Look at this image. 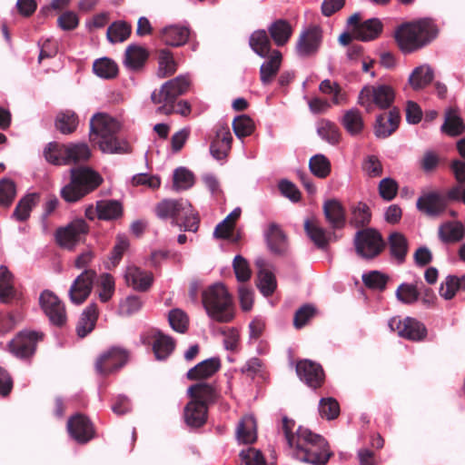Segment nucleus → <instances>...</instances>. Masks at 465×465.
<instances>
[{"label": "nucleus", "instance_id": "obj_46", "mask_svg": "<svg viewBox=\"0 0 465 465\" xmlns=\"http://www.w3.org/2000/svg\"><path fill=\"white\" fill-rule=\"evenodd\" d=\"M64 150L66 151V144L51 142L44 150L45 158L51 164L66 165L67 153Z\"/></svg>", "mask_w": 465, "mask_h": 465}, {"label": "nucleus", "instance_id": "obj_19", "mask_svg": "<svg viewBox=\"0 0 465 465\" xmlns=\"http://www.w3.org/2000/svg\"><path fill=\"white\" fill-rule=\"evenodd\" d=\"M296 372L299 378L309 387L316 389L322 385L324 372L322 366L310 360L298 361Z\"/></svg>", "mask_w": 465, "mask_h": 465}, {"label": "nucleus", "instance_id": "obj_25", "mask_svg": "<svg viewBox=\"0 0 465 465\" xmlns=\"http://www.w3.org/2000/svg\"><path fill=\"white\" fill-rule=\"evenodd\" d=\"M220 368V359L218 357H213L191 368L186 373V378L190 381L205 380L215 374Z\"/></svg>", "mask_w": 465, "mask_h": 465}, {"label": "nucleus", "instance_id": "obj_56", "mask_svg": "<svg viewBox=\"0 0 465 465\" xmlns=\"http://www.w3.org/2000/svg\"><path fill=\"white\" fill-rule=\"evenodd\" d=\"M194 183V176L192 172L184 167H179L173 172V187L175 191L190 189Z\"/></svg>", "mask_w": 465, "mask_h": 465}, {"label": "nucleus", "instance_id": "obj_35", "mask_svg": "<svg viewBox=\"0 0 465 465\" xmlns=\"http://www.w3.org/2000/svg\"><path fill=\"white\" fill-rule=\"evenodd\" d=\"M441 133L455 137L465 131V124L455 108H449L445 113V120L440 127Z\"/></svg>", "mask_w": 465, "mask_h": 465}, {"label": "nucleus", "instance_id": "obj_52", "mask_svg": "<svg viewBox=\"0 0 465 465\" xmlns=\"http://www.w3.org/2000/svg\"><path fill=\"white\" fill-rule=\"evenodd\" d=\"M176 70L177 64L173 54L166 49L161 50L158 56V76L162 78L170 76L173 74Z\"/></svg>", "mask_w": 465, "mask_h": 465}, {"label": "nucleus", "instance_id": "obj_42", "mask_svg": "<svg viewBox=\"0 0 465 465\" xmlns=\"http://www.w3.org/2000/svg\"><path fill=\"white\" fill-rule=\"evenodd\" d=\"M175 348V341L170 336L158 332L153 344V350L157 360L167 359Z\"/></svg>", "mask_w": 465, "mask_h": 465}, {"label": "nucleus", "instance_id": "obj_20", "mask_svg": "<svg viewBox=\"0 0 465 465\" xmlns=\"http://www.w3.org/2000/svg\"><path fill=\"white\" fill-rule=\"evenodd\" d=\"M124 278L126 285L137 292H147L153 282V275L151 272L134 264L125 268Z\"/></svg>", "mask_w": 465, "mask_h": 465}, {"label": "nucleus", "instance_id": "obj_29", "mask_svg": "<svg viewBox=\"0 0 465 465\" xmlns=\"http://www.w3.org/2000/svg\"><path fill=\"white\" fill-rule=\"evenodd\" d=\"M382 27V23L378 18H371L361 25H356L351 29V34L357 40L371 41L381 35Z\"/></svg>", "mask_w": 465, "mask_h": 465}, {"label": "nucleus", "instance_id": "obj_3", "mask_svg": "<svg viewBox=\"0 0 465 465\" xmlns=\"http://www.w3.org/2000/svg\"><path fill=\"white\" fill-rule=\"evenodd\" d=\"M436 35V26L428 19L403 24L395 31V39L399 48L405 54H410L424 47Z\"/></svg>", "mask_w": 465, "mask_h": 465}, {"label": "nucleus", "instance_id": "obj_33", "mask_svg": "<svg viewBox=\"0 0 465 465\" xmlns=\"http://www.w3.org/2000/svg\"><path fill=\"white\" fill-rule=\"evenodd\" d=\"M268 32L277 46L285 45L292 35V26L285 19H277L268 26Z\"/></svg>", "mask_w": 465, "mask_h": 465}, {"label": "nucleus", "instance_id": "obj_55", "mask_svg": "<svg viewBox=\"0 0 465 465\" xmlns=\"http://www.w3.org/2000/svg\"><path fill=\"white\" fill-rule=\"evenodd\" d=\"M115 291L114 278L110 273H102L99 277L98 297L102 302H109Z\"/></svg>", "mask_w": 465, "mask_h": 465}, {"label": "nucleus", "instance_id": "obj_47", "mask_svg": "<svg viewBox=\"0 0 465 465\" xmlns=\"http://www.w3.org/2000/svg\"><path fill=\"white\" fill-rule=\"evenodd\" d=\"M420 288L418 283L402 282L401 283L396 292L395 296L397 300L403 304H414L420 298Z\"/></svg>", "mask_w": 465, "mask_h": 465}, {"label": "nucleus", "instance_id": "obj_18", "mask_svg": "<svg viewBox=\"0 0 465 465\" xmlns=\"http://www.w3.org/2000/svg\"><path fill=\"white\" fill-rule=\"evenodd\" d=\"M67 430L75 441L82 444L88 442L94 437L93 423L82 414H75L68 420Z\"/></svg>", "mask_w": 465, "mask_h": 465}, {"label": "nucleus", "instance_id": "obj_9", "mask_svg": "<svg viewBox=\"0 0 465 465\" xmlns=\"http://www.w3.org/2000/svg\"><path fill=\"white\" fill-rule=\"evenodd\" d=\"M128 359V351L119 346H113L97 357L94 364L95 371L101 375H109L125 365Z\"/></svg>", "mask_w": 465, "mask_h": 465}, {"label": "nucleus", "instance_id": "obj_38", "mask_svg": "<svg viewBox=\"0 0 465 465\" xmlns=\"http://www.w3.org/2000/svg\"><path fill=\"white\" fill-rule=\"evenodd\" d=\"M252 50L260 57H267L271 54V41L265 30L254 31L249 39Z\"/></svg>", "mask_w": 465, "mask_h": 465}, {"label": "nucleus", "instance_id": "obj_2", "mask_svg": "<svg viewBox=\"0 0 465 465\" xmlns=\"http://www.w3.org/2000/svg\"><path fill=\"white\" fill-rule=\"evenodd\" d=\"M120 123L105 113H97L90 120L89 138L98 144L105 153H127L130 145L125 140L116 137L120 131Z\"/></svg>", "mask_w": 465, "mask_h": 465}, {"label": "nucleus", "instance_id": "obj_48", "mask_svg": "<svg viewBox=\"0 0 465 465\" xmlns=\"http://www.w3.org/2000/svg\"><path fill=\"white\" fill-rule=\"evenodd\" d=\"M130 247V241L125 234L119 233L116 235L115 243L108 256L107 267H116L123 259L125 252Z\"/></svg>", "mask_w": 465, "mask_h": 465}, {"label": "nucleus", "instance_id": "obj_5", "mask_svg": "<svg viewBox=\"0 0 465 465\" xmlns=\"http://www.w3.org/2000/svg\"><path fill=\"white\" fill-rule=\"evenodd\" d=\"M104 179L89 167L72 168L70 182L61 188V197L69 203H76L99 187Z\"/></svg>", "mask_w": 465, "mask_h": 465}, {"label": "nucleus", "instance_id": "obj_36", "mask_svg": "<svg viewBox=\"0 0 465 465\" xmlns=\"http://www.w3.org/2000/svg\"><path fill=\"white\" fill-rule=\"evenodd\" d=\"M433 78V69L429 64H421L413 69L409 76L408 83L413 90L418 91L428 86Z\"/></svg>", "mask_w": 465, "mask_h": 465}, {"label": "nucleus", "instance_id": "obj_64", "mask_svg": "<svg viewBox=\"0 0 465 465\" xmlns=\"http://www.w3.org/2000/svg\"><path fill=\"white\" fill-rule=\"evenodd\" d=\"M168 321L172 329L177 332L183 333L188 329V317L186 313L180 309L170 311Z\"/></svg>", "mask_w": 465, "mask_h": 465}, {"label": "nucleus", "instance_id": "obj_58", "mask_svg": "<svg viewBox=\"0 0 465 465\" xmlns=\"http://www.w3.org/2000/svg\"><path fill=\"white\" fill-rule=\"evenodd\" d=\"M371 211L368 205L359 202L351 206V223L356 227L364 226L371 221Z\"/></svg>", "mask_w": 465, "mask_h": 465}, {"label": "nucleus", "instance_id": "obj_51", "mask_svg": "<svg viewBox=\"0 0 465 465\" xmlns=\"http://www.w3.org/2000/svg\"><path fill=\"white\" fill-rule=\"evenodd\" d=\"M94 73L104 79L114 78L118 74V66L110 58L103 57L96 59L93 64Z\"/></svg>", "mask_w": 465, "mask_h": 465}, {"label": "nucleus", "instance_id": "obj_21", "mask_svg": "<svg viewBox=\"0 0 465 465\" xmlns=\"http://www.w3.org/2000/svg\"><path fill=\"white\" fill-rule=\"evenodd\" d=\"M189 37V27L182 25H167L160 32L161 41L166 45L173 47H178L185 45Z\"/></svg>", "mask_w": 465, "mask_h": 465}, {"label": "nucleus", "instance_id": "obj_37", "mask_svg": "<svg viewBox=\"0 0 465 465\" xmlns=\"http://www.w3.org/2000/svg\"><path fill=\"white\" fill-rule=\"evenodd\" d=\"M39 201L40 194L38 193H27L18 202L13 216L19 222L26 221L30 217L31 211Z\"/></svg>", "mask_w": 465, "mask_h": 465}, {"label": "nucleus", "instance_id": "obj_24", "mask_svg": "<svg viewBox=\"0 0 465 465\" xmlns=\"http://www.w3.org/2000/svg\"><path fill=\"white\" fill-rule=\"evenodd\" d=\"M264 238L272 252L282 254L287 251V237L276 223H270L268 225V228L264 232Z\"/></svg>", "mask_w": 465, "mask_h": 465}, {"label": "nucleus", "instance_id": "obj_31", "mask_svg": "<svg viewBox=\"0 0 465 465\" xmlns=\"http://www.w3.org/2000/svg\"><path fill=\"white\" fill-rule=\"evenodd\" d=\"M148 56L149 53L144 47L137 45H130L125 50L123 63L129 70L138 71L144 65Z\"/></svg>", "mask_w": 465, "mask_h": 465}, {"label": "nucleus", "instance_id": "obj_30", "mask_svg": "<svg viewBox=\"0 0 465 465\" xmlns=\"http://www.w3.org/2000/svg\"><path fill=\"white\" fill-rule=\"evenodd\" d=\"M400 119V114L395 109L389 114H380L376 118L375 135L380 138L390 136L398 128Z\"/></svg>", "mask_w": 465, "mask_h": 465}, {"label": "nucleus", "instance_id": "obj_4", "mask_svg": "<svg viewBox=\"0 0 465 465\" xmlns=\"http://www.w3.org/2000/svg\"><path fill=\"white\" fill-rule=\"evenodd\" d=\"M155 213L162 220H172V224L184 231L196 232L199 229V213L187 199H164L155 206Z\"/></svg>", "mask_w": 465, "mask_h": 465}, {"label": "nucleus", "instance_id": "obj_14", "mask_svg": "<svg viewBox=\"0 0 465 465\" xmlns=\"http://www.w3.org/2000/svg\"><path fill=\"white\" fill-rule=\"evenodd\" d=\"M447 207L445 196L436 190H424L416 202V208L429 217H438Z\"/></svg>", "mask_w": 465, "mask_h": 465}, {"label": "nucleus", "instance_id": "obj_10", "mask_svg": "<svg viewBox=\"0 0 465 465\" xmlns=\"http://www.w3.org/2000/svg\"><path fill=\"white\" fill-rule=\"evenodd\" d=\"M354 244L357 253L366 259L377 256L384 246L381 235L370 228L357 232Z\"/></svg>", "mask_w": 465, "mask_h": 465}, {"label": "nucleus", "instance_id": "obj_43", "mask_svg": "<svg viewBox=\"0 0 465 465\" xmlns=\"http://www.w3.org/2000/svg\"><path fill=\"white\" fill-rule=\"evenodd\" d=\"M304 230L308 237L318 248L323 249L328 245L326 231L320 226L316 220H305Z\"/></svg>", "mask_w": 465, "mask_h": 465}, {"label": "nucleus", "instance_id": "obj_13", "mask_svg": "<svg viewBox=\"0 0 465 465\" xmlns=\"http://www.w3.org/2000/svg\"><path fill=\"white\" fill-rule=\"evenodd\" d=\"M388 325L391 331H397L400 337L410 341H421L427 334L424 324L411 317L404 319L392 317L390 319Z\"/></svg>", "mask_w": 465, "mask_h": 465}, {"label": "nucleus", "instance_id": "obj_45", "mask_svg": "<svg viewBox=\"0 0 465 465\" xmlns=\"http://www.w3.org/2000/svg\"><path fill=\"white\" fill-rule=\"evenodd\" d=\"M317 134L330 144H337L340 141L341 133L338 126L328 119H321L317 122Z\"/></svg>", "mask_w": 465, "mask_h": 465}, {"label": "nucleus", "instance_id": "obj_34", "mask_svg": "<svg viewBox=\"0 0 465 465\" xmlns=\"http://www.w3.org/2000/svg\"><path fill=\"white\" fill-rule=\"evenodd\" d=\"M99 311L96 303H90L82 312L76 326L77 335L81 338L90 333L95 326Z\"/></svg>", "mask_w": 465, "mask_h": 465}, {"label": "nucleus", "instance_id": "obj_16", "mask_svg": "<svg viewBox=\"0 0 465 465\" xmlns=\"http://www.w3.org/2000/svg\"><path fill=\"white\" fill-rule=\"evenodd\" d=\"M96 272L94 270H84L78 275L69 289L70 301L76 305L84 303L89 297Z\"/></svg>", "mask_w": 465, "mask_h": 465}, {"label": "nucleus", "instance_id": "obj_39", "mask_svg": "<svg viewBox=\"0 0 465 465\" xmlns=\"http://www.w3.org/2000/svg\"><path fill=\"white\" fill-rule=\"evenodd\" d=\"M99 220L113 221L123 215V204L117 200L105 199L98 201Z\"/></svg>", "mask_w": 465, "mask_h": 465}, {"label": "nucleus", "instance_id": "obj_27", "mask_svg": "<svg viewBox=\"0 0 465 465\" xmlns=\"http://www.w3.org/2000/svg\"><path fill=\"white\" fill-rule=\"evenodd\" d=\"M323 214L333 229H341L345 225V211L340 201L330 199L323 203Z\"/></svg>", "mask_w": 465, "mask_h": 465}, {"label": "nucleus", "instance_id": "obj_49", "mask_svg": "<svg viewBox=\"0 0 465 465\" xmlns=\"http://www.w3.org/2000/svg\"><path fill=\"white\" fill-rule=\"evenodd\" d=\"M319 90L326 95L331 96V102L335 105H341L347 103V95L339 84L325 79L321 82Z\"/></svg>", "mask_w": 465, "mask_h": 465}, {"label": "nucleus", "instance_id": "obj_6", "mask_svg": "<svg viewBox=\"0 0 465 465\" xmlns=\"http://www.w3.org/2000/svg\"><path fill=\"white\" fill-rule=\"evenodd\" d=\"M202 302L207 315L218 322H230L234 318L232 296L223 283H214L202 294Z\"/></svg>", "mask_w": 465, "mask_h": 465}, {"label": "nucleus", "instance_id": "obj_26", "mask_svg": "<svg viewBox=\"0 0 465 465\" xmlns=\"http://www.w3.org/2000/svg\"><path fill=\"white\" fill-rule=\"evenodd\" d=\"M208 407L193 399L186 404L183 411L184 420L190 427L198 428L207 420Z\"/></svg>", "mask_w": 465, "mask_h": 465}, {"label": "nucleus", "instance_id": "obj_57", "mask_svg": "<svg viewBox=\"0 0 465 465\" xmlns=\"http://www.w3.org/2000/svg\"><path fill=\"white\" fill-rule=\"evenodd\" d=\"M131 34V25L125 22L113 23L107 29V38L111 43L125 41Z\"/></svg>", "mask_w": 465, "mask_h": 465}, {"label": "nucleus", "instance_id": "obj_54", "mask_svg": "<svg viewBox=\"0 0 465 465\" xmlns=\"http://www.w3.org/2000/svg\"><path fill=\"white\" fill-rule=\"evenodd\" d=\"M78 125V118L74 112L65 111L60 113L55 120L56 128L64 134H69L75 131Z\"/></svg>", "mask_w": 465, "mask_h": 465}, {"label": "nucleus", "instance_id": "obj_62", "mask_svg": "<svg viewBox=\"0 0 465 465\" xmlns=\"http://www.w3.org/2000/svg\"><path fill=\"white\" fill-rule=\"evenodd\" d=\"M232 128L238 138H243L252 134L254 130L253 121L246 114L234 118Z\"/></svg>", "mask_w": 465, "mask_h": 465}, {"label": "nucleus", "instance_id": "obj_59", "mask_svg": "<svg viewBox=\"0 0 465 465\" xmlns=\"http://www.w3.org/2000/svg\"><path fill=\"white\" fill-rule=\"evenodd\" d=\"M318 410L321 417L328 420L336 419L340 414L339 402L331 397L321 399Z\"/></svg>", "mask_w": 465, "mask_h": 465}, {"label": "nucleus", "instance_id": "obj_40", "mask_svg": "<svg viewBox=\"0 0 465 465\" xmlns=\"http://www.w3.org/2000/svg\"><path fill=\"white\" fill-rule=\"evenodd\" d=\"M66 165L76 164L89 160L91 157V150L84 143H66Z\"/></svg>", "mask_w": 465, "mask_h": 465}, {"label": "nucleus", "instance_id": "obj_1", "mask_svg": "<svg viewBox=\"0 0 465 465\" xmlns=\"http://www.w3.org/2000/svg\"><path fill=\"white\" fill-rule=\"evenodd\" d=\"M294 426V420L282 418V430L289 447L292 449V455L312 465H326L332 455L326 440L302 427H299L294 435L292 433Z\"/></svg>", "mask_w": 465, "mask_h": 465}, {"label": "nucleus", "instance_id": "obj_22", "mask_svg": "<svg viewBox=\"0 0 465 465\" xmlns=\"http://www.w3.org/2000/svg\"><path fill=\"white\" fill-rule=\"evenodd\" d=\"M187 394L191 397V399L196 401H200L207 407L210 404L214 403L219 397V392L216 386L214 384L206 382H199L191 385L187 389Z\"/></svg>", "mask_w": 465, "mask_h": 465}, {"label": "nucleus", "instance_id": "obj_32", "mask_svg": "<svg viewBox=\"0 0 465 465\" xmlns=\"http://www.w3.org/2000/svg\"><path fill=\"white\" fill-rule=\"evenodd\" d=\"M236 438L242 444H252L257 440V423L252 415H245L240 420Z\"/></svg>", "mask_w": 465, "mask_h": 465}, {"label": "nucleus", "instance_id": "obj_44", "mask_svg": "<svg viewBox=\"0 0 465 465\" xmlns=\"http://www.w3.org/2000/svg\"><path fill=\"white\" fill-rule=\"evenodd\" d=\"M15 297L14 279L6 266H0V301L8 302Z\"/></svg>", "mask_w": 465, "mask_h": 465}, {"label": "nucleus", "instance_id": "obj_63", "mask_svg": "<svg viewBox=\"0 0 465 465\" xmlns=\"http://www.w3.org/2000/svg\"><path fill=\"white\" fill-rule=\"evenodd\" d=\"M239 456L240 465H268L262 451L255 448L242 450Z\"/></svg>", "mask_w": 465, "mask_h": 465}, {"label": "nucleus", "instance_id": "obj_17", "mask_svg": "<svg viewBox=\"0 0 465 465\" xmlns=\"http://www.w3.org/2000/svg\"><path fill=\"white\" fill-rule=\"evenodd\" d=\"M40 336L35 331H20L10 342L11 352L18 358H27L34 354Z\"/></svg>", "mask_w": 465, "mask_h": 465}, {"label": "nucleus", "instance_id": "obj_60", "mask_svg": "<svg viewBox=\"0 0 465 465\" xmlns=\"http://www.w3.org/2000/svg\"><path fill=\"white\" fill-rule=\"evenodd\" d=\"M143 307V301L137 295H129L119 302L118 313L122 316H130L138 312Z\"/></svg>", "mask_w": 465, "mask_h": 465}, {"label": "nucleus", "instance_id": "obj_15", "mask_svg": "<svg viewBox=\"0 0 465 465\" xmlns=\"http://www.w3.org/2000/svg\"><path fill=\"white\" fill-rule=\"evenodd\" d=\"M39 302L52 324L62 326L65 323V307L54 292L44 291L40 295Z\"/></svg>", "mask_w": 465, "mask_h": 465}, {"label": "nucleus", "instance_id": "obj_7", "mask_svg": "<svg viewBox=\"0 0 465 465\" xmlns=\"http://www.w3.org/2000/svg\"><path fill=\"white\" fill-rule=\"evenodd\" d=\"M191 80L187 74H180L165 82L158 90L151 94V99L157 104L156 113L164 115L173 114L176 99L186 94L190 88Z\"/></svg>", "mask_w": 465, "mask_h": 465}, {"label": "nucleus", "instance_id": "obj_28", "mask_svg": "<svg viewBox=\"0 0 465 465\" xmlns=\"http://www.w3.org/2000/svg\"><path fill=\"white\" fill-rule=\"evenodd\" d=\"M282 61V54L279 50H272L267 61L260 67V79L263 85L270 84L277 75Z\"/></svg>", "mask_w": 465, "mask_h": 465}, {"label": "nucleus", "instance_id": "obj_11", "mask_svg": "<svg viewBox=\"0 0 465 465\" xmlns=\"http://www.w3.org/2000/svg\"><path fill=\"white\" fill-rule=\"evenodd\" d=\"M89 231L86 222L82 219H75L67 225L59 227L54 233L57 244L63 248L73 250Z\"/></svg>", "mask_w": 465, "mask_h": 465}, {"label": "nucleus", "instance_id": "obj_61", "mask_svg": "<svg viewBox=\"0 0 465 465\" xmlns=\"http://www.w3.org/2000/svg\"><path fill=\"white\" fill-rule=\"evenodd\" d=\"M16 196V186L11 179L0 180V205L8 207Z\"/></svg>", "mask_w": 465, "mask_h": 465}, {"label": "nucleus", "instance_id": "obj_8", "mask_svg": "<svg viewBox=\"0 0 465 465\" xmlns=\"http://www.w3.org/2000/svg\"><path fill=\"white\" fill-rule=\"evenodd\" d=\"M394 99L395 92L388 84L366 85L359 94L358 104L371 112L374 105L380 109L391 107Z\"/></svg>", "mask_w": 465, "mask_h": 465}, {"label": "nucleus", "instance_id": "obj_12", "mask_svg": "<svg viewBox=\"0 0 465 465\" xmlns=\"http://www.w3.org/2000/svg\"><path fill=\"white\" fill-rule=\"evenodd\" d=\"M322 43V30L318 25H312L302 30L298 37L295 52L298 56L305 58L315 55Z\"/></svg>", "mask_w": 465, "mask_h": 465}, {"label": "nucleus", "instance_id": "obj_41", "mask_svg": "<svg viewBox=\"0 0 465 465\" xmlns=\"http://www.w3.org/2000/svg\"><path fill=\"white\" fill-rule=\"evenodd\" d=\"M341 124L351 135H358L364 127L361 112L357 108L347 110L341 119Z\"/></svg>", "mask_w": 465, "mask_h": 465}, {"label": "nucleus", "instance_id": "obj_23", "mask_svg": "<svg viewBox=\"0 0 465 465\" xmlns=\"http://www.w3.org/2000/svg\"><path fill=\"white\" fill-rule=\"evenodd\" d=\"M465 236V227L460 221L442 223L438 228V237L445 244L460 242Z\"/></svg>", "mask_w": 465, "mask_h": 465}, {"label": "nucleus", "instance_id": "obj_53", "mask_svg": "<svg viewBox=\"0 0 465 465\" xmlns=\"http://www.w3.org/2000/svg\"><path fill=\"white\" fill-rule=\"evenodd\" d=\"M309 168L312 173L316 177L324 179L331 173V165L325 155L318 153L311 157Z\"/></svg>", "mask_w": 465, "mask_h": 465}, {"label": "nucleus", "instance_id": "obj_50", "mask_svg": "<svg viewBox=\"0 0 465 465\" xmlns=\"http://www.w3.org/2000/svg\"><path fill=\"white\" fill-rule=\"evenodd\" d=\"M389 244L392 257L399 262H402L408 252V242L405 236L400 232H392L389 237Z\"/></svg>", "mask_w": 465, "mask_h": 465}]
</instances>
